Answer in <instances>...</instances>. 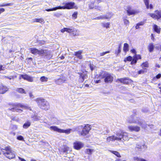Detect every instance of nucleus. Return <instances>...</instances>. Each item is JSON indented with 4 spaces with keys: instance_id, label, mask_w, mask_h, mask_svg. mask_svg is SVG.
I'll use <instances>...</instances> for the list:
<instances>
[{
    "instance_id": "nucleus-1",
    "label": "nucleus",
    "mask_w": 161,
    "mask_h": 161,
    "mask_svg": "<svg viewBox=\"0 0 161 161\" xmlns=\"http://www.w3.org/2000/svg\"><path fill=\"white\" fill-rule=\"evenodd\" d=\"M129 139L127 133L121 131L117 132L115 136L112 135L107 137L106 142L107 143H109L116 140L123 142L128 141Z\"/></svg>"
},
{
    "instance_id": "nucleus-2",
    "label": "nucleus",
    "mask_w": 161,
    "mask_h": 161,
    "mask_svg": "<svg viewBox=\"0 0 161 161\" xmlns=\"http://www.w3.org/2000/svg\"><path fill=\"white\" fill-rule=\"evenodd\" d=\"M63 5V6H58V7L53 8H52L46 9L45 10L49 12L51 11H55L58 9H77V7L75 5V3L74 2H64L62 3Z\"/></svg>"
},
{
    "instance_id": "nucleus-3",
    "label": "nucleus",
    "mask_w": 161,
    "mask_h": 161,
    "mask_svg": "<svg viewBox=\"0 0 161 161\" xmlns=\"http://www.w3.org/2000/svg\"><path fill=\"white\" fill-rule=\"evenodd\" d=\"M0 150L3 155L8 159H12L15 157L14 151L9 146L6 147L4 148L1 147Z\"/></svg>"
},
{
    "instance_id": "nucleus-4",
    "label": "nucleus",
    "mask_w": 161,
    "mask_h": 161,
    "mask_svg": "<svg viewBox=\"0 0 161 161\" xmlns=\"http://www.w3.org/2000/svg\"><path fill=\"white\" fill-rule=\"evenodd\" d=\"M127 121L129 123L137 124L143 128H145L146 126L144 121L139 118H136L135 117H133L132 116L130 117L127 119Z\"/></svg>"
},
{
    "instance_id": "nucleus-5",
    "label": "nucleus",
    "mask_w": 161,
    "mask_h": 161,
    "mask_svg": "<svg viewBox=\"0 0 161 161\" xmlns=\"http://www.w3.org/2000/svg\"><path fill=\"white\" fill-rule=\"evenodd\" d=\"M79 129H82L81 131L78 132V134L80 136H84L88 134L91 129V125L89 124H86L84 126L82 125L78 127Z\"/></svg>"
},
{
    "instance_id": "nucleus-6",
    "label": "nucleus",
    "mask_w": 161,
    "mask_h": 161,
    "mask_svg": "<svg viewBox=\"0 0 161 161\" xmlns=\"http://www.w3.org/2000/svg\"><path fill=\"white\" fill-rule=\"evenodd\" d=\"M102 79H104V81L106 83L111 82L114 79L113 75L105 72L99 75Z\"/></svg>"
},
{
    "instance_id": "nucleus-7",
    "label": "nucleus",
    "mask_w": 161,
    "mask_h": 161,
    "mask_svg": "<svg viewBox=\"0 0 161 161\" xmlns=\"http://www.w3.org/2000/svg\"><path fill=\"white\" fill-rule=\"evenodd\" d=\"M36 101L38 106L42 109L45 110H48L49 108L48 103L43 99L37 98Z\"/></svg>"
},
{
    "instance_id": "nucleus-8",
    "label": "nucleus",
    "mask_w": 161,
    "mask_h": 161,
    "mask_svg": "<svg viewBox=\"0 0 161 161\" xmlns=\"http://www.w3.org/2000/svg\"><path fill=\"white\" fill-rule=\"evenodd\" d=\"M24 108L25 109H29L31 110V108L29 107L27 105H23L21 103H14L13 105V108L11 110H13L14 111H16L19 113H21L22 112V110L19 109V108Z\"/></svg>"
},
{
    "instance_id": "nucleus-9",
    "label": "nucleus",
    "mask_w": 161,
    "mask_h": 161,
    "mask_svg": "<svg viewBox=\"0 0 161 161\" xmlns=\"http://www.w3.org/2000/svg\"><path fill=\"white\" fill-rule=\"evenodd\" d=\"M60 31L62 33H64L66 31L69 33L71 34L74 36H77L78 35V33L76 29L72 27H70L68 28H64L61 29Z\"/></svg>"
},
{
    "instance_id": "nucleus-10",
    "label": "nucleus",
    "mask_w": 161,
    "mask_h": 161,
    "mask_svg": "<svg viewBox=\"0 0 161 161\" xmlns=\"http://www.w3.org/2000/svg\"><path fill=\"white\" fill-rule=\"evenodd\" d=\"M148 14L155 19L158 20L161 18V11L158 10L155 11L154 13H149Z\"/></svg>"
},
{
    "instance_id": "nucleus-11",
    "label": "nucleus",
    "mask_w": 161,
    "mask_h": 161,
    "mask_svg": "<svg viewBox=\"0 0 161 161\" xmlns=\"http://www.w3.org/2000/svg\"><path fill=\"white\" fill-rule=\"evenodd\" d=\"M126 11L128 15L129 16L136 14L140 12V11L138 9H132L130 6L127 7Z\"/></svg>"
},
{
    "instance_id": "nucleus-12",
    "label": "nucleus",
    "mask_w": 161,
    "mask_h": 161,
    "mask_svg": "<svg viewBox=\"0 0 161 161\" xmlns=\"http://www.w3.org/2000/svg\"><path fill=\"white\" fill-rule=\"evenodd\" d=\"M84 144L81 142L76 141L73 143L74 148L77 150H79L84 146Z\"/></svg>"
},
{
    "instance_id": "nucleus-13",
    "label": "nucleus",
    "mask_w": 161,
    "mask_h": 161,
    "mask_svg": "<svg viewBox=\"0 0 161 161\" xmlns=\"http://www.w3.org/2000/svg\"><path fill=\"white\" fill-rule=\"evenodd\" d=\"M128 131L131 132H138L140 130V127L137 125H129L128 126Z\"/></svg>"
},
{
    "instance_id": "nucleus-14",
    "label": "nucleus",
    "mask_w": 161,
    "mask_h": 161,
    "mask_svg": "<svg viewBox=\"0 0 161 161\" xmlns=\"http://www.w3.org/2000/svg\"><path fill=\"white\" fill-rule=\"evenodd\" d=\"M21 78H23L25 80H26L30 82H32L33 81V77L27 75H20L19 79H21Z\"/></svg>"
},
{
    "instance_id": "nucleus-15",
    "label": "nucleus",
    "mask_w": 161,
    "mask_h": 161,
    "mask_svg": "<svg viewBox=\"0 0 161 161\" xmlns=\"http://www.w3.org/2000/svg\"><path fill=\"white\" fill-rule=\"evenodd\" d=\"M147 148V147L144 142L137 144L136 147V148L139 151L145 150Z\"/></svg>"
},
{
    "instance_id": "nucleus-16",
    "label": "nucleus",
    "mask_w": 161,
    "mask_h": 161,
    "mask_svg": "<svg viewBox=\"0 0 161 161\" xmlns=\"http://www.w3.org/2000/svg\"><path fill=\"white\" fill-rule=\"evenodd\" d=\"M51 54V52L46 49H41L40 50L39 55L47 56H49Z\"/></svg>"
},
{
    "instance_id": "nucleus-17",
    "label": "nucleus",
    "mask_w": 161,
    "mask_h": 161,
    "mask_svg": "<svg viewBox=\"0 0 161 161\" xmlns=\"http://www.w3.org/2000/svg\"><path fill=\"white\" fill-rule=\"evenodd\" d=\"M113 15L112 13H109L106 15H102L97 18V19H108L110 18Z\"/></svg>"
},
{
    "instance_id": "nucleus-18",
    "label": "nucleus",
    "mask_w": 161,
    "mask_h": 161,
    "mask_svg": "<svg viewBox=\"0 0 161 161\" xmlns=\"http://www.w3.org/2000/svg\"><path fill=\"white\" fill-rule=\"evenodd\" d=\"M141 57L140 55H136L135 56L133 57V61H132L131 62V64H135L137 62V61L138 59H141Z\"/></svg>"
},
{
    "instance_id": "nucleus-19",
    "label": "nucleus",
    "mask_w": 161,
    "mask_h": 161,
    "mask_svg": "<svg viewBox=\"0 0 161 161\" xmlns=\"http://www.w3.org/2000/svg\"><path fill=\"white\" fill-rule=\"evenodd\" d=\"M31 52L33 54L35 55L37 54H39L40 50H38L35 47H32L30 49Z\"/></svg>"
},
{
    "instance_id": "nucleus-20",
    "label": "nucleus",
    "mask_w": 161,
    "mask_h": 161,
    "mask_svg": "<svg viewBox=\"0 0 161 161\" xmlns=\"http://www.w3.org/2000/svg\"><path fill=\"white\" fill-rule=\"evenodd\" d=\"M8 90V88L2 84L0 85V93L4 94Z\"/></svg>"
},
{
    "instance_id": "nucleus-21",
    "label": "nucleus",
    "mask_w": 161,
    "mask_h": 161,
    "mask_svg": "<svg viewBox=\"0 0 161 161\" xmlns=\"http://www.w3.org/2000/svg\"><path fill=\"white\" fill-rule=\"evenodd\" d=\"M49 128L51 130L61 133V129L58 128L56 126H51L49 127Z\"/></svg>"
},
{
    "instance_id": "nucleus-22",
    "label": "nucleus",
    "mask_w": 161,
    "mask_h": 161,
    "mask_svg": "<svg viewBox=\"0 0 161 161\" xmlns=\"http://www.w3.org/2000/svg\"><path fill=\"white\" fill-rule=\"evenodd\" d=\"M121 83L127 84L130 82V80L127 78H123L118 79Z\"/></svg>"
},
{
    "instance_id": "nucleus-23",
    "label": "nucleus",
    "mask_w": 161,
    "mask_h": 161,
    "mask_svg": "<svg viewBox=\"0 0 161 161\" xmlns=\"http://www.w3.org/2000/svg\"><path fill=\"white\" fill-rule=\"evenodd\" d=\"M34 22H38L42 24H44L45 23L44 19L42 18H35L33 19Z\"/></svg>"
},
{
    "instance_id": "nucleus-24",
    "label": "nucleus",
    "mask_w": 161,
    "mask_h": 161,
    "mask_svg": "<svg viewBox=\"0 0 161 161\" xmlns=\"http://www.w3.org/2000/svg\"><path fill=\"white\" fill-rule=\"evenodd\" d=\"M82 53V51H79L76 52L75 53V55L80 59H81L82 58V56L81 55Z\"/></svg>"
},
{
    "instance_id": "nucleus-25",
    "label": "nucleus",
    "mask_w": 161,
    "mask_h": 161,
    "mask_svg": "<svg viewBox=\"0 0 161 161\" xmlns=\"http://www.w3.org/2000/svg\"><path fill=\"white\" fill-rule=\"evenodd\" d=\"M73 131L74 130L71 129H68L66 130L61 129V133H65L68 134Z\"/></svg>"
},
{
    "instance_id": "nucleus-26",
    "label": "nucleus",
    "mask_w": 161,
    "mask_h": 161,
    "mask_svg": "<svg viewBox=\"0 0 161 161\" xmlns=\"http://www.w3.org/2000/svg\"><path fill=\"white\" fill-rule=\"evenodd\" d=\"M69 150V148L66 146H64L60 148L61 151L64 153L67 152Z\"/></svg>"
},
{
    "instance_id": "nucleus-27",
    "label": "nucleus",
    "mask_w": 161,
    "mask_h": 161,
    "mask_svg": "<svg viewBox=\"0 0 161 161\" xmlns=\"http://www.w3.org/2000/svg\"><path fill=\"white\" fill-rule=\"evenodd\" d=\"M129 45L127 43H125L124 45L123 50L124 52L126 53L129 50Z\"/></svg>"
},
{
    "instance_id": "nucleus-28",
    "label": "nucleus",
    "mask_w": 161,
    "mask_h": 161,
    "mask_svg": "<svg viewBox=\"0 0 161 161\" xmlns=\"http://www.w3.org/2000/svg\"><path fill=\"white\" fill-rule=\"evenodd\" d=\"M153 29L156 32L158 33H159L160 31V28L157 25H154L153 26Z\"/></svg>"
},
{
    "instance_id": "nucleus-29",
    "label": "nucleus",
    "mask_w": 161,
    "mask_h": 161,
    "mask_svg": "<svg viewBox=\"0 0 161 161\" xmlns=\"http://www.w3.org/2000/svg\"><path fill=\"white\" fill-rule=\"evenodd\" d=\"M31 123L29 121H27L23 125V127L24 129H27L31 125Z\"/></svg>"
},
{
    "instance_id": "nucleus-30",
    "label": "nucleus",
    "mask_w": 161,
    "mask_h": 161,
    "mask_svg": "<svg viewBox=\"0 0 161 161\" xmlns=\"http://www.w3.org/2000/svg\"><path fill=\"white\" fill-rule=\"evenodd\" d=\"M154 47V46L153 45L152 43H150L148 47L149 51L150 52H152L153 51Z\"/></svg>"
},
{
    "instance_id": "nucleus-31",
    "label": "nucleus",
    "mask_w": 161,
    "mask_h": 161,
    "mask_svg": "<svg viewBox=\"0 0 161 161\" xmlns=\"http://www.w3.org/2000/svg\"><path fill=\"white\" fill-rule=\"evenodd\" d=\"M133 58H132L130 56H129L128 57L125 58L124 59V61L125 62H126L127 61H133Z\"/></svg>"
},
{
    "instance_id": "nucleus-32",
    "label": "nucleus",
    "mask_w": 161,
    "mask_h": 161,
    "mask_svg": "<svg viewBox=\"0 0 161 161\" xmlns=\"http://www.w3.org/2000/svg\"><path fill=\"white\" fill-rule=\"evenodd\" d=\"M48 78L44 76L41 77L40 78V80L42 82H46L48 80Z\"/></svg>"
},
{
    "instance_id": "nucleus-33",
    "label": "nucleus",
    "mask_w": 161,
    "mask_h": 161,
    "mask_svg": "<svg viewBox=\"0 0 161 161\" xmlns=\"http://www.w3.org/2000/svg\"><path fill=\"white\" fill-rule=\"evenodd\" d=\"M110 151L118 157H121L119 153L118 152L112 150H110Z\"/></svg>"
},
{
    "instance_id": "nucleus-34",
    "label": "nucleus",
    "mask_w": 161,
    "mask_h": 161,
    "mask_svg": "<svg viewBox=\"0 0 161 161\" xmlns=\"http://www.w3.org/2000/svg\"><path fill=\"white\" fill-rule=\"evenodd\" d=\"M93 151V149H86V150L85 152L88 154H91Z\"/></svg>"
},
{
    "instance_id": "nucleus-35",
    "label": "nucleus",
    "mask_w": 161,
    "mask_h": 161,
    "mask_svg": "<svg viewBox=\"0 0 161 161\" xmlns=\"http://www.w3.org/2000/svg\"><path fill=\"white\" fill-rule=\"evenodd\" d=\"M32 118H34V119L35 121L39 120L40 119V117L39 116H37V115H35L34 116L33 115L31 116Z\"/></svg>"
},
{
    "instance_id": "nucleus-36",
    "label": "nucleus",
    "mask_w": 161,
    "mask_h": 161,
    "mask_svg": "<svg viewBox=\"0 0 161 161\" xmlns=\"http://www.w3.org/2000/svg\"><path fill=\"white\" fill-rule=\"evenodd\" d=\"M141 66L142 68L143 67H149V64L148 62H145L143 63Z\"/></svg>"
},
{
    "instance_id": "nucleus-37",
    "label": "nucleus",
    "mask_w": 161,
    "mask_h": 161,
    "mask_svg": "<svg viewBox=\"0 0 161 161\" xmlns=\"http://www.w3.org/2000/svg\"><path fill=\"white\" fill-rule=\"evenodd\" d=\"M14 3H7L5 4H2L0 5V7H4L7 6H12L13 5Z\"/></svg>"
},
{
    "instance_id": "nucleus-38",
    "label": "nucleus",
    "mask_w": 161,
    "mask_h": 161,
    "mask_svg": "<svg viewBox=\"0 0 161 161\" xmlns=\"http://www.w3.org/2000/svg\"><path fill=\"white\" fill-rule=\"evenodd\" d=\"M17 91L18 92L21 93H25V94L26 93L25 92V90L22 88H19L18 89Z\"/></svg>"
},
{
    "instance_id": "nucleus-39",
    "label": "nucleus",
    "mask_w": 161,
    "mask_h": 161,
    "mask_svg": "<svg viewBox=\"0 0 161 161\" xmlns=\"http://www.w3.org/2000/svg\"><path fill=\"white\" fill-rule=\"evenodd\" d=\"M123 21H124V24L125 25H129L130 22H129V20H128V19L124 18L123 19Z\"/></svg>"
},
{
    "instance_id": "nucleus-40",
    "label": "nucleus",
    "mask_w": 161,
    "mask_h": 161,
    "mask_svg": "<svg viewBox=\"0 0 161 161\" xmlns=\"http://www.w3.org/2000/svg\"><path fill=\"white\" fill-rule=\"evenodd\" d=\"M87 77V75H86L85 74H82L80 75V78L82 79V82Z\"/></svg>"
},
{
    "instance_id": "nucleus-41",
    "label": "nucleus",
    "mask_w": 161,
    "mask_h": 161,
    "mask_svg": "<svg viewBox=\"0 0 161 161\" xmlns=\"http://www.w3.org/2000/svg\"><path fill=\"white\" fill-rule=\"evenodd\" d=\"M146 69V68H145L144 69H141L139 71H138V74H143L145 73V72H146V71H145L144 70L145 69Z\"/></svg>"
},
{
    "instance_id": "nucleus-42",
    "label": "nucleus",
    "mask_w": 161,
    "mask_h": 161,
    "mask_svg": "<svg viewBox=\"0 0 161 161\" xmlns=\"http://www.w3.org/2000/svg\"><path fill=\"white\" fill-rule=\"evenodd\" d=\"M11 127L12 128L13 130H15L17 129L18 126L16 125H13L11 126Z\"/></svg>"
},
{
    "instance_id": "nucleus-43",
    "label": "nucleus",
    "mask_w": 161,
    "mask_h": 161,
    "mask_svg": "<svg viewBox=\"0 0 161 161\" xmlns=\"http://www.w3.org/2000/svg\"><path fill=\"white\" fill-rule=\"evenodd\" d=\"M121 45L120 44L119 45L118 49L117 51L115 52V53L116 54H117V55H118V54L119 53H120L121 52Z\"/></svg>"
},
{
    "instance_id": "nucleus-44",
    "label": "nucleus",
    "mask_w": 161,
    "mask_h": 161,
    "mask_svg": "<svg viewBox=\"0 0 161 161\" xmlns=\"http://www.w3.org/2000/svg\"><path fill=\"white\" fill-rule=\"evenodd\" d=\"M143 1L146 7L148 8V4H149V0H143Z\"/></svg>"
},
{
    "instance_id": "nucleus-45",
    "label": "nucleus",
    "mask_w": 161,
    "mask_h": 161,
    "mask_svg": "<svg viewBox=\"0 0 161 161\" xmlns=\"http://www.w3.org/2000/svg\"><path fill=\"white\" fill-rule=\"evenodd\" d=\"M89 67L90 68L91 70L92 71L95 68V66L93 64H90L89 65Z\"/></svg>"
},
{
    "instance_id": "nucleus-46",
    "label": "nucleus",
    "mask_w": 161,
    "mask_h": 161,
    "mask_svg": "<svg viewBox=\"0 0 161 161\" xmlns=\"http://www.w3.org/2000/svg\"><path fill=\"white\" fill-rule=\"evenodd\" d=\"M17 139L19 140L20 141H24V138L23 137L21 136H19L17 137Z\"/></svg>"
},
{
    "instance_id": "nucleus-47",
    "label": "nucleus",
    "mask_w": 161,
    "mask_h": 161,
    "mask_svg": "<svg viewBox=\"0 0 161 161\" xmlns=\"http://www.w3.org/2000/svg\"><path fill=\"white\" fill-rule=\"evenodd\" d=\"M142 159L141 158H139L137 157H135L133 158V160L135 161H141Z\"/></svg>"
},
{
    "instance_id": "nucleus-48",
    "label": "nucleus",
    "mask_w": 161,
    "mask_h": 161,
    "mask_svg": "<svg viewBox=\"0 0 161 161\" xmlns=\"http://www.w3.org/2000/svg\"><path fill=\"white\" fill-rule=\"evenodd\" d=\"M110 53L109 51H106L105 52L101 53H100V56H103L105 54L107 53Z\"/></svg>"
},
{
    "instance_id": "nucleus-49",
    "label": "nucleus",
    "mask_w": 161,
    "mask_h": 161,
    "mask_svg": "<svg viewBox=\"0 0 161 161\" xmlns=\"http://www.w3.org/2000/svg\"><path fill=\"white\" fill-rule=\"evenodd\" d=\"M147 9H153V6L152 4H148V8L146 7Z\"/></svg>"
},
{
    "instance_id": "nucleus-50",
    "label": "nucleus",
    "mask_w": 161,
    "mask_h": 161,
    "mask_svg": "<svg viewBox=\"0 0 161 161\" xmlns=\"http://www.w3.org/2000/svg\"><path fill=\"white\" fill-rule=\"evenodd\" d=\"M29 96L31 98L33 99L34 98V96L31 92L29 93Z\"/></svg>"
},
{
    "instance_id": "nucleus-51",
    "label": "nucleus",
    "mask_w": 161,
    "mask_h": 161,
    "mask_svg": "<svg viewBox=\"0 0 161 161\" xmlns=\"http://www.w3.org/2000/svg\"><path fill=\"white\" fill-rule=\"evenodd\" d=\"M77 12H75L72 14V17L74 18V19H76L77 18Z\"/></svg>"
},
{
    "instance_id": "nucleus-52",
    "label": "nucleus",
    "mask_w": 161,
    "mask_h": 161,
    "mask_svg": "<svg viewBox=\"0 0 161 161\" xmlns=\"http://www.w3.org/2000/svg\"><path fill=\"white\" fill-rule=\"evenodd\" d=\"M109 23H107L104 24V26L106 28H108L109 27Z\"/></svg>"
},
{
    "instance_id": "nucleus-53",
    "label": "nucleus",
    "mask_w": 161,
    "mask_h": 161,
    "mask_svg": "<svg viewBox=\"0 0 161 161\" xmlns=\"http://www.w3.org/2000/svg\"><path fill=\"white\" fill-rule=\"evenodd\" d=\"M89 7L90 9L94 7V3H92V4L89 5Z\"/></svg>"
},
{
    "instance_id": "nucleus-54",
    "label": "nucleus",
    "mask_w": 161,
    "mask_h": 161,
    "mask_svg": "<svg viewBox=\"0 0 161 161\" xmlns=\"http://www.w3.org/2000/svg\"><path fill=\"white\" fill-rule=\"evenodd\" d=\"M144 22H141L138 23L137 24V25H144Z\"/></svg>"
},
{
    "instance_id": "nucleus-55",
    "label": "nucleus",
    "mask_w": 161,
    "mask_h": 161,
    "mask_svg": "<svg viewBox=\"0 0 161 161\" xmlns=\"http://www.w3.org/2000/svg\"><path fill=\"white\" fill-rule=\"evenodd\" d=\"M4 70V67H3V65L0 64V71L2 70Z\"/></svg>"
},
{
    "instance_id": "nucleus-56",
    "label": "nucleus",
    "mask_w": 161,
    "mask_h": 161,
    "mask_svg": "<svg viewBox=\"0 0 161 161\" xmlns=\"http://www.w3.org/2000/svg\"><path fill=\"white\" fill-rule=\"evenodd\" d=\"M161 77V74H159L156 76V78L157 79H158L160 78Z\"/></svg>"
},
{
    "instance_id": "nucleus-57",
    "label": "nucleus",
    "mask_w": 161,
    "mask_h": 161,
    "mask_svg": "<svg viewBox=\"0 0 161 161\" xmlns=\"http://www.w3.org/2000/svg\"><path fill=\"white\" fill-rule=\"evenodd\" d=\"M130 52L135 54L136 53V51L134 49H133L130 50Z\"/></svg>"
},
{
    "instance_id": "nucleus-58",
    "label": "nucleus",
    "mask_w": 161,
    "mask_h": 161,
    "mask_svg": "<svg viewBox=\"0 0 161 161\" xmlns=\"http://www.w3.org/2000/svg\"><path fill=\"white\" fill-rule=\"evenodd\" d=\"M5 11V9L4 8H0V14L2 12H3Z\"/></svg>"
},
{
    "instance_id": "nucleus-59",
    "label": "nucleus",
    "mask_w": 161,
    "mask_h": 161,
    "mask_svg": "<svg viewBox=\"0 0 161 161\" xmlns=\"http://www.w3.org/2000/svg\"><path fill=\"white\" fill-rule=\"evenodd\" d=\"M18 158H19V159L21 161H26L24 159L20 157H19Z\"/></svg>"
},
{
    "instance_id": "nucleus-60",
    "label": "nucleus",
    "mask_w": 161,
    "mask_h": 161,
    "mask_svg": "<svg viewBox=\"0 0 161 161\" xmlns=\"http://www.w3.org/2000/svg\"><path fill=\"white\" fill-rule=\"evenodd\" d=\"M151 39L154 41V38L153 35V34H151Z\"/></svg>"
},
{
    "instance_id": "nucleus-61",
    "label": "nucleus",
    "mask_w": 161,
    "mask_h": 161,
    "mask_svg": "<svg viewBox=\"0 0 161 161\" xmlns=\"http://www.w3.org/2000/svg\"><path fill=\"white\" fill-rule=\"evenodd\" d=\"M139 26V25H138L137 24L135 27V28L136 29H138L140 28Z\"/></svg>"
},
{
    "instance_id": "nucleus-62",
    "label": "nucleus",
    "mask_w": 161,
    "mask_h": 161,
    "mask_svg": "<svg viewBox=\"0 0 161 161\" xmlns=\"http://www.w3.org/2000/svg\"><path fill=\"white\" fill-rule=\"evenodd\" d=\"M101 80H97L96 81V83H100Z\"/></svg>"
},
{
    "instance_id": "nucleus-63",
    "label": "nucleus",
    "mask_w": 161,
    "mask_h": 161,
    "mask_svg": "<svg viewBox=\"0 0 161 161\" xmlns=\"http://www.w3.org/2000/svg\"><path fill=\"white\" fill-rule=\"evenodd\" d=\"M60 58L61 59H62L64 58V57L63 56H61L60 57H59V58Z\"/></svg>"
},
{
    "instance_id": "nucleus-64",
    "label": "nucleus",
    "mask_w": 161,
    "mask_h": 161,
    "mask_svg": "<svg viewBox=\"0 0 161 161\" xmlns=\"http://www.w3.org/2000/svg\"><path fill=\"white\" fill-rule=\"evenodd\" d=\"M141 161H147L144 159L142 158V159L141 160Z\"/></svg>"
}]
</instances>
